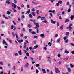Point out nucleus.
<instances>
[{"label": "nucleus", "mask_w": 74, "mask_h": 74, "mask_svg": "<svg viewBox=\"0 0 74 74\" xmlns=\"http://www.w3.org/2000/svg\"><path fill=\"white\" fill-rule=\"evenodd\" d=\"M2 43L3 44H5V45H6L7 46H8V45L7 44V42H5V40H3L2 42Z\"/></svg>", "instance_id": "7"}, {"label": "nucleus", "mask_w": 74, "mask_h": 74, "mask_svg": "<svg viewBox=\"0 0 74 74\" xmlns=\"http://www.w3.org/2000/svg\"><path fill=\"white\" fill-rule=\"evenodd\" d=\"M21 18H22V19H24L25 18V16H24V15H22V16L21 17Z\"/></svg>", "instance_id": "47"}, {"label": "nucleus", "mask_w": 74, "mask_h": 74, "mask_svg": "<svg viewBox=\"0 0 74 74\" xmlns=\"http://www.w3.org/2000/svg\"><path fill=\"white\" fill-rule=\"evenodd\" d=\"M6 3H7V4H11V2L9 1H6Z\"/></svg>", "instance_id": "31"}, {"label": "nucleus", "mask_w": 74, "mask_h": 74, "mask_svg": "<svg viewBox=\"0 0 74 74\" xmlns=\"http://www.w3.org/2000/svg\"><path fill=\"white\" fill-rule=\"evenodd\" d=\"M64 53H65L68 54V53H69V51H68L67 50H65Z\"/></svg>", "instance_id": "17"}, {"label": "nucleus", "mask_w": 74, "mask_h": 74, "mask_svg": "<svg viewBox=\"0 0 74 74\" xmlns=\"http://www.w3.org/2000/svg\"><path fill=\"white\" fill-rule=\"evenodd\" d=\"M66 36H69V32H66Z\"/></svg>", "instance_id": "44"}, {"label": "nucleus", "mask_w": 74, "mask_h": 74, "mask_svg": "<svg viewBox=\"0 0 74 74\" xmlns=\"http://www.w3.org/2000/svg\"><path fill=\"white\" fill-rule=\"evenodd\" d=\"M40 37H42V38H44L45 37V35L44 34H41L40 35Z\"/></svg>", "instance_id": "14"}, {"label": "nucleus", "mask_w": 74, "mask_h": 74, "mask_svg": "<svg viewBox=\"0 0 74 74\" xmlns=\"http://www.w3.org/2000/svg\"><path fill=\"white\" fill-rule=\"evenodd\" d=\"M29 66V64L28 63H26V64H25L24 66L25 68H27Z\"/></svg>", "instance_id": "6"}, {"label": "nucleus", "mask_w": 74, "mask_h": 74, "mask_svg": "<svg viewBox=\"0 0 74 74\" xmlns=\"http://www.w3.org/2000/svg\"><path fill=\"white\" fill-rule=\"evenodd\" d=\"M15 35L16 36V38L18 39V32L16 33L15 34Z\"/></svg>", "instance_id": "15"}, {"label": "nucleus", "mask_w": 74, "mask_h": 74, "mask_svg": "<svg viewBox=\"0 0 74 74\" xmlns=\"http://www.w3.org/2000/svg\"><path fill=\"white\" fill-rule=\"evenodd\" d=\"M28 27L30 28V27H31V25H30V24H28Z\"/></svg>", "instance_id": "61"}, {"label": "nucleus", "mask_w": 74, "mask_h": 74, "mask_svg": "<svg viewBox=\"0 0 74 74\" xmlns=\"http://www.w3.org/2000/svg\"><path fill=\"white\" fill-rule=\"evenodd\" d=\"M32 3L33 4H38L37 3H36L33 1H32Z\"/></svg>", "instance_id": "33"}, {"label": "nucleus", "mask_w": 74, "mask_h": 74, "mask_svg": "<svg viewBox=\"0 0 74 74\" xmlns=\"http://www.w3.org/2000/svg\"><path fill=\"white\" fill-rule=\"evenodd\" d=\"M12 22H13V23L14 24V25H16V23L14 21H13Z\"/></svg>", "instance_id": "46"}, {"label": "nucleus", "mask_w": 74, "mask_h": 74, "mask_svg": "<svg viewBox=\"0 0 74 74\" xmlns=\"http://www.w3.org/2000/svg\"><path fill=\"white\" fill-rule=\"evenodd\" d=\"M41 18V17L40 16H38V17H37V19H39Z\"/></svg>", "instance_id": "56"}, {"label": "nucleus", "mask_w": 74, "mask_h": 74, "mask_svg": "<svg viewBox=\"0 0 74 74\" xmlns=\"http://www.w3.org/2000/svg\"><path fill=\"white\" fill-rule=\"evenodd\" d=\"M6 14L7 15H10L11 14V12L9 11H7L6 12Z\"/></svg>", "instance_id": "16"}, {"label": "nucleus", "mask_w": 74, "mask_h": 74, "mask_svg": "<svg viewBox=\"0 0 74 74\" xmlns=\"http://www.w3.org/2000/svg\"><path fill=\"white\" fill-rule=\"evenodd\" d=\"M34 38H38V37H37V36H34Z\"/></svg>", "instance_id": "51"}, {"label": "nucleus", "mask_w": 74, "mask_h": 74, "mask_svg": "<svg viewBox=\"0 0 74 74\" xmlns=\"http://www.w3.org/2000/svg\"><path fill=\"white\" fill-rule=\"evenodd\" d=\"M34 24L36 26V27H34V28L35 29H38V27H40V26L39 25V23H34Z\"/></svg>", "instance_id": "1"}, {"label": "nucleus", "mask_w": 74, "mask_h": 74, "mask_svg": "<svg viewBox=\"0 0 74 74\" xmlns=\"http://www.w3.org/2000/svg\"><path fill=\"white\" fill-rule=\"evenodd\" d=\"M60 12H57V16H59V15H60Z\"/></svg>", "instance_id": "39"}, {"label": "nucleus", "mask_w": 74, "mask_h": 74, "mask_svg": "<svg viewBox=\"0 0 74 74\" xmlns=\"http://www.w3.org/2000/svg\"><path fill=\"white\" fill-rule=\"evenodd\" d=\"M63 25H62L60 27V29L61 30H62L63 29Z\"/></svg>", "instance_id": "26"}, {"label": "nucleus", "mask_w": 74, "mask_h": 74, "mask_svg": "<svg viewBox=\"0 0 74 74\" xmlns=\"http://www.w3.org/2000/svg\"><path fill=\"white\" fill-rule=\"evenodd\" d=\"M56 5H57V6H59V2L57 3Z\"/></svg>", "instance_id": "60"}, {"label": "nucleus", "mask_w": 74, "mask_h": 74, "mask_svg": "<svg viewBox=\"0 0 74 74\" xmlns=\"http://www.w3.org/2000/svg\"><path fill=\"white\" fill-rule=\"evenodd\" d=\"M25 42H25L24 43V45L23 47V48H26V43H29V42L27 40H25Z\"/></svg>", "instance_id": "2"}, {"label": "nucleus", "mask_w": 74, "mask_h": 74, "mask_svg": "<svg viewBox=\"0 0 74 74\" xmlns=\"http://www.w3.org/2000/svg\"><path fill=\"white\" fill-rule=\"evenodd\" d=\"M69 22V20L68 19H66L65 20V23H66V22Z\"/></svg>", "instance_id": "28"}, {"label": "nucleus", "mask_w": 74, "mask_h": 74, "mask_svg": "<svg viewBox=\"0 0 74 74\" xmlns=\"http://www.w3.org/2000/svg\"><path fill=\"white\" fill-rule=\"evenodd\" d=\"M59 19H60V20L62 19V18L61 17V16H59Z\"/></svg>", "instance_id": "62"}, {"label": "nucleus", "mask_w": 74, "mask_h": 74, "mask_svg": "<svg viewBox=\"0 0 74 74\" xmlns=\"http://www.w3.org/2000/svg\"><path fill=\"white\" fill-rule=\"evenodd\" d=\"M58 2V3H59V4H62V1H59Z\"/></svg>", "instance_id": "36"}, {"label": "nucleus", "mask_w": 74, "mask_h": 74, "mask_svg": "<svg viewBox=\"0 0 74 74\" xmlns=\"http://www.w3.org/2000/svg\"><path fill=\"white\" fill-rule=\"evenodd\" d=\"M47 59H48V62L51 63V57H47Z\"/></svg>", "instance_id": "12"}, {"label": "nucleus", "mask_w": 74, "mask_h": 74, "mask_svg": "<svg viewBox=\"0 0 74 74\" xmlns=\"http://www.w3.org/2000/svg\"><path fill=\"white\" fill-rule=\"evenodd\" d=\"M20 36L22 37H23V34H20Z\"/></svg>", "instance_id": "59"}, {"label": "nucleus", "mask_w": 74, "mask_h": 74, "mask_svg": "<svg viewBox=\"0 0 74 74\" xmlns=\"http://www.w3.org/2000/svg\"><path fill=\"white\" fill-rule=\"evenodd\" d=\"M41 21H42V20H44V21H43L42 22H44V23H47V21L45 19V17H41Z\"/></svg>", "instance_id": "3"}, {"label": "nucleus", "mask_w": 74, "mask_h": 74, "mask_svg": "<svg viewBox=\"0 0 74 74\" xmlns=\"http://www.w3.org/2000/svg\"><path fill=\"white\" fill-rule=\"evenodd\" d=\"M38 45H36L34 46V49H36V48H38Z\"/></svg>", "instance_id": "25"}, {"label": "nucleus", "mask_w": 74, "mask_h": 74, "mask_svg": "<svg viewBox=\"0 0 74 74\" xmlns=\"http://www.w3.org/2000/svg\"><path fill=\"white\" fill-rule=\"evenodd\" d=\"M0 64L2 65H3V61H0Z\"/></svg>", "instance_id": "32"}, {"label": "nucleus", "mask_w": 74, "mask_h": 74, "mask_svg": "<svg viewBox=\"0 0 74 74\" xmlns=\"http://www.w3.org/2000/svg\"><path fill=\"white\" fill-rule=\"evenodd\" d=\"M30 21H31L32 22H33L34 24V23H36V22H35V21L34 20H33L31 19Z\"/></svg>", "instance_id": "42"}, {"label": "nucleus", "mask_w": 74, "mask_h": 74, "mask_svg": "<svg viewBox=\"0 0 74 74\" xmlns=\"http://www.w3.org/2000/svg\"><path fill=\"white\" fill-rule=\"evenodd\" d=\"M39 60H41V57H42L41 56H39Z\"/></svg>", "instance_id": "52"}, {"label": "nucleus", "mask_w": 74, "mask_h": 74, "mask_svg": "<svg viewBox=\"0 0 74 74\" xmlns=\"http://www.w3.org/2000/svg\"><path fill=\"white\" fill-rule=\"evenodd\" d=\"M70 66L72 68H73V67H74V65H72L71 64H70Z\"/></svg>", "instance_id": "29"}, {"label": "nucleus", "mask_w": 74, "mask_h": 74, "mask_svg": "<svg viewBox=\"0 0 74 74\" xmlns=\"http://www.w3.org/2000/svg\"><path fill=\"white\" fill-rule=\"evenodd\" d=\"M12 9L13 10V12H17L16 10L14 9V8H12Z\"/></svg>", "instance_id": "22"}, {"label": "nucleus", "mask_w": 74, "mask_h": 74, "mask_svg": "<svg viewBox=\"0 0 74 74\" xmlns=\"http://www.w3.org/2000/svg\"><path fill=\"white\" fill-rule=\"evenodd\" d=\"M31 11H36V10L34 9V8H32V9Z\"/></svg>", "instance_id": "50"}, {"label": "nucleus", "mask_w": 74, "mask_h": 74, "mask_svg": "<svg viewBox=\"0 0 74 74\" xmlns=\"http://www.w3.org/2000/svg\"><path fill=\"white\" fill-rule=\"evenodd\" d=\"M66 29H69V30H71V29H72V27H67Z\"/></svg>", "instance_id": "20"}, {"label": "nucleus", "mask_w": 74, "mask_h": 74, "mask_svg": "<svg viewBox=\"0 0 74 74\" xmlns=\"http://www.w3.org/2000/svg\"><path fill=\"white\" fill-rule=\"evenodd\" d=\"M12 34L13 37H14V38L15 37V34L14 32H12Z\"/></svg>", "instance_id": "24"}, {"label": "nucleus", "mask_w": 74, "mask_h": 74, "mask_svg": "<svg viewBox=\"0 0 74 74\" xmlns=\"http://www.w3.org/2000/svg\"><path fill=\"white\" fill-rule=\"evenodd\" d=\"M36 67H40V64H37L36 65Z\"/></svg>", "instance_id": "35"}, {"label": "nucleus", "mask_w": 74, "mask_h": 74, "mask_svg": "<svg viewBox=\"0 0 74 74\" xmlns=\"http://www.w3.org/2000/svg\"><path fill=\"white\" fill-rule=\"evenodd\" d=\"M57 56H58L59 58H60V57L61 56V55L59 54H58L57 55Z\"/></svg>", "instance_id": "49"}, {"label": "nucleus", "mask_w": 74, "mask_h": 74, "mask_svg": "<svg viewBox=\"0 0 74 74\" xmlns=\"http://www.w3.org/2000/svg\"><path fill=\"white\" fill-rule=\"evenodd\" d=\"M11 6L12 7H14V8H16V7H17V5H15V4H14V3H12V4Z\"/></svg>", "instance_id": "5"}, {"label": "nucleus", "mask_w": 74, "mask_h": 74, "mask_svg": "<svg viewBox=\"0 0 74 74\" xmlns=\"http://www.w3.org/2000/svg\"><path fill=\"white\" fill-rule=\"evenodd\" d=\"M16 27H15V26L14 27L13 30L14 31H15V30H16Z\"/></svg>", "instance_id": "48"}, {"label": "nucleus", "mask_w": 74, "mask_h": 74, "mask_svg": "<svg viewBox=\"0 0 74 74\" xmlns=\"http://www.w3.org/2000/svg\"><path fill=\"white\" fill-rule=\"evenodd\" d=\"M71 45H72V46H74V44L73 43H71Z\"/></svg>", "instance_id": "63"}, {"label": "nucleus", "mask_w": 74, "mask_h": 74, "mask_svg": "<svg viewBox=\"0 0 74 74\" xmlns=\"http://www.w3.org/2000/svg\"><path fill=\"white\" fill-rule=\"evenodd\" d=\"M17 41H18V42H19V43H21V42H23V40H19L18 39H17Z\"/></svg>", "instance_id": "11"}, {"label": "nucleus", "mask_w": 74, "mask_h": 74, "mask_svg": "<svg viewBox=\"0 0 74 74\" xmlns=\"http://www.w3.org/2000/svg\"><path fill=\"white\" fill-rule=\"evenodd\" d=\"M72 54H74V51H71Z\"/></svg>", "instance_id": "64"}, {"label": "nucleus", "mask_w": 74, "mask_h": 74, "mask_svg": "<svg viewBox=\"0 0 74 74\" xmlns=\"http://www.w3.org/2000/svg\"><path fill=\"white\" fill-rule=\"evenodd\" d=\"M30 9H29L28 10V11H26V13L25 14H30Z\"/></svg>", "instance_id": "8"}, {"label": "nucleus", "mask_w": 74, "mask_h": 74, "mask_svg": "<svg viewBox=\"0 0 74 74\" xmlns=\"http://www.w3.org/2000/svg\"><path fill=\"white\" fill-rule=\"evenodd\" d=\"M36 73H39V71L37 69H36Z\"/></svg>", "instance_id": "45"}, {"label": "nucleus", "mask_w": 74, "mask_h": 74, "mask_svg": "<svg viewBox=\"0 0 74 74\" xmlns=\"http://www.w3.org/2000/svg\"><path fill=\"white\" fill-rule=\"evenodd\" d=\"M57 26H59V22H57Z\"/></svg>", "instance_id": "53"}, {"label": "nucleus", "mask_w": 74, "mask_h": 74, "mask_svg": "<svg viewBox=\"0 0 74 74\" xmlns=\"http://www.w3.org/2000/svg\"><path fill=\"white\" fill-rule=\"evenodd\" d=\"M32 14L33 16H36V14H35V12H32Z\"/></svg>", "instance_id": "18"}, {"label": "nucleus", "mask_w": 74, "mask_h": 74, "mask_svg": "<svg viewBox=\"0 0 74 74\" xmlns=\"http://www.w3.org/2000/svg\"><path fill=\"white\" fill-rule=\"evenodd\" d=\"M51 22L52 23H53V24H55V23H56V21H54L52 20H51Z\"/></svg>", "instance_id": "9"}, {"label": "nucleus", "mask_w": 74, "mask_h": 74, "mask_svg": "<svg viewBox=\"0 0 74 74\" xmlns=\"http://www.w3.org/2000/svg\"><path fill=\"white\" fill-rule=\"evenodd\" d=\"M29 17L31 18H32V14H29Z\"/></svg>", "instance_id": "40"}, {"label": "nucleus", "mask_w": 74, "mask_h": 74, "mask_svg": "<svg viewBox=\"0 0 74 74\" xmlns=\"http://www.w3.org/2000/svg\"><path fill=\"white\" fill-rule=\"evenodd\" d=\"M26 56H27L29 57L30 56V55H29V53L28 52H27L26 53Z\"/></svg>", "instance_id": "27"}, {"label": "nucleus", "mask_w": 74, "mask_h": 74, "mask_svg": "<svg viewBox=\"0 0 74 74\" xmlns=\"http://www.w3.org/2000/svg\"><path fill=\"white\" fill-rule=\"evenodd\" d=\"M31 34H35L36 33V32L34 31H32L31 32Z\"/></svg>", "instance_id": "38"}, {"label": "nucleus", "mask_w": 74, "mask_h": 74, "mask_svg": "<svg viewBox=\"0 0 74 74\" xmlns=\"http://www.w3.org/2000/svg\"><path fill=\"white\" fill-rule=\"evenodd\" d=\"M18 54L20 55H22V51H21V50H20L18 51Z\"/></svg>", "instance_id": "23"}, {"label": "nucleus", "mask_w": 74, "mask_h": 74, "mask_svg": "<svg viewBox=\"0 0 74 74\" xmlns=\"http://www.w3.org/2000/svg\"><path fill=\"white\" fill-rule=\"evenodd\" d=\"M55 72L56 74H58V73H60V71L56 67L55 68Z\"/></svg>", "instance_id": "4"}, {"label": "nucleus", "mask_w": 74, "mask_h": 74, "mask_svg": "<svg viewBox=\"0 0 74 74\" xmlns=\"http://www.w3.org/2000/svg\"><path fill=\"white\" fill-rule=\"evenodd\" d=\"M67 37H64L63 38V39L64 40H66V39H67Z\"/></svg>", "instance_id": "58"}, {"label": "nucleus", "mask_w": 74, "mask_h": 74, "mask_svg": "<svg viewBox=\"0 0 74 74\" xmlns=\"http://www.w3.org/2000/svg\"><path fill=\"white\" fill-rule=\"evenodd\" d=\"M48 45H49V46H51V45H52V43H51V42H49L48 43Z\"/></svg>", "instance_id": "43"}, {"label": "nucleus", "mask_w": 74, "mask_h": 74, "mask_svg": "<svg viewBox=\"0 0 74 74\" xmlns=\"http://www.w3.org/2000/svg\"><path fill=\"white\" fill-rule=\"evenodd\" d=\"M71 21H72L74 19V17L73 16V15H72L70 17Z\"/></svg>", "instance_id": "13"}, {"label": "nucleus", "mask_w": 74, "mask_h": 74, "mask_svg": "<svg viewBox=\"0 0 74 74\" xmlns=\"http://www.w3.org/2000/svg\"><path fill=\"white\" fill-rule=\"evenodd\" d=\"M17 8H18V10H21V8L19 6H17Z\"/></svg>", "instance_id": "57"}, {"label": "nucleus", "mask_w": 74, "mask_h": 74, "mask_svg": "<svg viewBox=\"0 0 74 74\" xmlns=\"http://www.w3.org/2000/svg\"><path fill=\"white\" fill-rule=\"evenodd\" d=\"M42 71H43V74H44V73L46 74V73H47L46 71H45V69H42Z\"/></svg>", "instance_id": "10"}, {"label": "nucleus", "mask_w": 74, "mask_h": 74, "mask_svg": "<svg viewBox=\"0 0 74 74\" xmlns=\"http://www.w3.org/2000/svg\"><path fill=\"white\" fill-rule=\"evenodd\" d=\"M68 12H70L71 11V9L70 8H69L67 10Z\"/></svg>", "instance_id": "30"}, {"label": "nucleus", "mask_w": 74, "mask_h": 74, "mask_svg": "<svg viewBox=\"0 0 74 74\" xmlns=\"http://www.w3.org/2000/svg\"><path fill=\"white\" fill-rule=\"evenodd\" d=\"M68 41H69V40L68 39L65 40V43H68Z\"/></svg>", "instance_id": "34"}, {"label": "nucleus", "mask_w": 74, "mask_h": 74, "mask_svg": "<svg viewBox=\"0 0 74 74\" xmlns=\"http://www.w3.org/2000/svg\"><path fill=\"white\" fill-rule=\"evenodd\" d=\"M61 39L60 38H58L57 39V42H59L60 41Z\"/></svg>", "instance_id": "19"}, {"label": "nucleus", "mask_w": 74, "mask_h": 74, "mask_svg": "<svg viewBox=\"0 0 74 74\" xmlns=\"http://www.w3.org/2000/svg\"><path fill=\"white\" fill-rule=\"evenodd\" d=\"M36 14L38 15L39 14V10H37L36 11Z\"/></svg>", "instance_id": "41"}, {"label": "nucleus", "mask_w": 74, "mask_h": 74, "mask_svg": "<svg viewBox=\"0 0 74 74\" xmlns=\"http://www.w3.org/2000/svg\"><path fill=\"white\" fill-rule=\"evenodd\" d=\"M1 23L2 24H4V21H2L1 22Z\"/></svg>", "instance_id": "55"}, {"label": "nucleus", "mask_w": 74, "mask_h": 74, "mask_svg": "<svg viewBox=\"0 0 74 74\" xmlns=\"http://www.w3.org/2000/svg\"><path fill=\"white\" fill-rule=\"evenodd\" d=\"M15 56H18V53H16L14 54Z\"/></svg>", "instance_id": "54"}, {"label": "nucleus", "mask_w": 74, "mask_h": 74, "mask_svg": "<svg viewBox=\"0 0 74 74\" xmlns=\"http://www.w3.org/2000/svg\"><path fill=\"white\" fill-rule=\"evenodd\" d=\"M11 30H12V29H13L14 28V25H11Z\"/></svg>", "instance_id": "37"}, {"label": "nucleus", "mask_w": 74, "mask_h": 74, "mask_svg": "<svg viewBox=\"0 0 74 74\" xmlns=\"http://www.w3.org/2000/svg\"><path fill=\"white\" fill-rule=\"evenodd\" d=\"M67 69L68 71V72L70 73L71 71V69L70 68H68Z\"/></svg>", "instance_id": "21"}]
</instances>
